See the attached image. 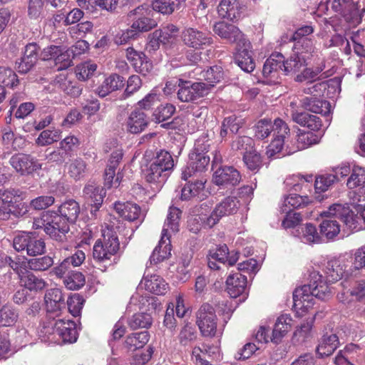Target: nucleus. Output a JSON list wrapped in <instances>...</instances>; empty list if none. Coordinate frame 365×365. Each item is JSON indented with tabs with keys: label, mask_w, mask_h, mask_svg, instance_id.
<instances>
[{
	"label": "nucleus",
	"mask_w": 365,
	"mask_h": 365,
	"mask_svg": "<svg viewBox=\"0 0 365 365\" xmlns=\"http://www.w3.org/2000/svg\"><path fill=\"white\" fill-rule=\"evenodd\" d=\"M242 160L247 168L253 172H257L262 165V156L255 149L244 154Z\"/></svg>",
	"instance_id": "nucleus-49"
},
{
	"label": "nucleus",
	"mask_w": 365,
	"mask_h": 365,
	"mask_svg": "<svg viewBox=\"0 0 365 365\" xmlns=\"http://www.w3.org/2000/svg\"><path fill=\"white\" fill-rule=\"evenodd\" d=\"M302 106L307 110L314 113L327 115L330 113L329 102L317 97H305L301 101Z\"/></svg>",
	"instance_id": "nucleus-28"
},
{
	"label": "nucleus",
	"mask_w": 365,
	"mask_h": 365,
	"mask_svg": "<svg viewBox=\"0 0 365 365\" xmlns=\"http://www.w3.org/2000/svg\"><path fill=\"white\" fill-rule=\"evenodd\" d=\"M149 340V334L147 331L133 333L127 336L125 340L126 346L130 350L140 349L148 343Z\"/></svg>",
	"instance_id": "nucleus-43"
},
{
	"label": "nucleus",
	"mask_w": 365,
	"mask_h": 365,
	"mask_svg": "<svg viewBox=\"0 0 365 365\" xmlns=\"http://www.w3.org/2000/svg\"><path fill=\"white\" fill-rule=\"evenodd\" d=\"M208 93V86L203 82H196L190 84L189 82L182 83L178 91V97L182 102L194 101Z\"/></svg>",
	"instance_id": "nucleus-14"
},
{
	"label": "nucleus",
	"mask_w": 365,
	"mask_h": 365,
	"mask_svg": "<svg viewBox=\"0 0 365 365\" xmlns=\"http://www.w3.org/2000/svg\"><path fill=\"white\" fill-rule=\"evenodd\" d=\"M55 202V198L51 195H42L36 197L31 201V206L34 210H41L51 206Z\"/></svg>",
	"instance_id": "nucleus-64"
},
{
	"label": "nucleus",
	"mask_w": 365,
	"mask_h": 365,
	"mask_svg": "<svg viewBox=\"0 0 365 365\" xmlns=\"http://www.w3.org/2000/svg\"><path fill=\"white\" fill-rule=\"evenodd\" d=\"M282 212L286 213L282 222V226L285 228H293L300 224L302 221L301 213L292 212L289 208L281 207Z\"/></svg>",
	"instance_id": "nucleus-52"
},
{
	"label": "nucleus",
	"mask_w": 365,
	"mask_h": 365,
	"mask_svg": "<svg viewBox=\"0 0 365 365\" xmlns=\"http://www.w3.org/2000/svg\"><path fill=\"white\" fill-rule=\"evenodd\" d=\"M61 130L53 128L43 130L36 140V144L38 146H46L58 142L61 138Z\"/></svg>",
	"instance_id": "nucleus-42"
},
{
	"label": "nucleus",
	"mask_w": 365,
	"mask_h": 365,
	"mask_svg": "<svg viewBox=\"0 0 365 365\" xmlns=\"http://www.w3.org/2000/svg\"><path fill=\"white\" fill-rule=\"evenodd\" d=\"M213 31L220 38L227 40L229 43H240L245 41L243 34L234 24L225 21H219L214 24Z\"/></svg>",
	"instance_id": "nucleus-17"
},
{
	"label": "nucleus",
	"mask_w": 365,
	"mask_h": 365,
	"mask_svg": "<svg viewBox=\"0 0 365 365\" xmlns=\"http://www.w3.org/2000/svg\"><path fill=\"white\" fill-rule=\"evenodd\" d=\"M292 319L289 315L279 316L274 324L272 330V335L270 338L272 342L278 344L281 342L282 338L291 329V322Z\"/></svg>",
	"instance_id": "nucleus-30"
},
{
	"label": "nucleus",
	"mask_w": 365,
	"mask_h": 365,
	"mask_svg": "<svg viewBox=\"0 0 365 365\" xmlns=\"http://www.w3.org/2000/svg\"><path fill=\"white\" fill-rule=\"evenodd\" d=\"M346 185L350 190L365 187V168L354 165L352 173L348 178Z\"/></svg>",
	"instance_id": "nucleus-40"
},
{
	"label": "nucleus",
	"mask_w": 365,
	"mask_h": 365,
	"mask_svg": "<svg viewBox=\"0 0 365 365\" xmlns=\"http://www.w3.org/2000/svg\"><path fill=\"white\" fill-rule=\"evenodd\" d=\"M284 67V57L280 53H272L265 61L262 73L264 76L269 77L273 73L282 71Z\"/></svg>",
	"instance_id": "nucleus-33"
},
{
	"label": "nucleus",
	"mask_w": 365,
	"mask_h": 365,
	"mask_svg": "<svg viewBox=\"0 0 365 365\" xmlns=\"http://www.w3.org/2000/svg\"><path fill=\"white\" fill-rule=\"evenodd\" d=\"M126 57L135 71L144 76L153 68L152 63L147 60L145 56L143 53H138L133 48L126 49Z\"/></svg>",
	"instance_id": "nucleus-24"
},
{
	"label": "nucleus",
	"mask_w": 365,
	"mask_h": 365,
	"mask_svg": "<svg viewBox=\"0 0 365 365\" xmlns=\"http://www.w3.org/2000/svg\"><path fill=\"white\" fill-rule=\"evenodd\" d=\"M84 300L79 294H73L67 300L68 309L74 317L80 314Z\"/></svg>",
	"instance_id": "nucleus-62"
},
{
	"label": "nucleus",
	"mask_w": 365,
	"mask_h": 365,
	"mask_svg": "<svg viewBox=\"0 0 365 365\" xmlns=\"http://www.w3.org/2000/svg\"><path fill=\"white\" fill-rule=\"evenodd\" d=\"M202 78L206 81L203 83L208 86V92L210 91L215 83H217L223 79V71L220 66H215L210 67L206 71H203L200 73Z\"/></svg>",
	"instance_id": "nucleus-41"
},
{
	"label": "nucleus",
	"mask_w": 365,
	"mask_h": 365,
	"mask_svg": "<svg viewBox=\"0 0 365 365\" xmlns=\"http://www.w3.org/2000/svg\"><path fill=\"white\" fill-rule=\"evenodd\" d=\"M19 80L16 74L11 68L0 67V83L11 88L17 86Z\"/></svg>",
	"instance_id": "nucleus-60"
},
{
	"label": "nucleus",
	"mask_w": 365,
	"mask_h": 365,
	"mask_svg": "<svg viewBox=\"0 0 365 365\" xmlns=\"http://www.w3.org/2000/svg\"><path fill=\"white\" fill-rule=\"evenodd\" d=\"M242 9L238 0H222L217 11L222 18L233 21L240 17Z\"/></svg>",
	"instance_id": "nucleus-31"
},
{
	"label": "nucleus",
	"mask_w": 365,
	"mask_h": 365,
	"mask_svg": "<svg viewBox=\"0 0 365 365\" xmlns=\"http://www.w3.org/2000/svg\"><path fill=\"white\" fill-rule=\"evenodd\" d=\"M294 42L293 49L294 54L302 56L303 53H312L314 48L311 38H300V40H292Z\"/></svg>",
	"instance_id": "nucleus-61"
},
{
	"label": "nucleus",
	"mask_w": 365,
	"mask_h": 365,
	"mask_svg": "<svg viewBox=\"0 0 365 365\" xmlns=\"http://www.w3.org/2000/svg\"><path fill=\"white\" fill-rule=\"evenodd\" d=\"M53 264V258L44 256L39 258L31 259L28 261V266L32 270L43 271L48 269Z\"/></svg>",
	"instance_id": "nucleus-57"
},
{
	"label": "nucleus",
	"mask_w": 365,
	"mask_h": 365,
	"mask_svg": "<svg viewBox=\"0 0 365 365\" xmlns=\"http://www.w3.org/2000/svg\"><path fill=\"white\" fill-rule=\"evenodd\" d=\"M154 11H160V1L158 0L153 1L152 9L140 6L130 11L129 16L134 17L130 27L137 36L158 26V20L153 17Z\"/></svg>",
	"instance_id": "nucleus-5"
},
{
	"label": "nucleus",
	"mask_w": 365,
	"mask_h": 365,
	"mask_svg": "<svg viewBox=\"0 0 365 365\" xmlns=\"http://www.w3.org/2000/svg\"><path fill=\"white\" fill-rule=\"evenodd\" d=\"M81 54V51H74L73 48H66L62 47L60 49V53L57 56V58L54 62L57 66V70H65L67 69L72 65V59Z\"/></svg>",
	"instance_id": "nucleus-37"
},
{
	"label": "nucleus",
	"mask_w": 365,
	"mask_h": 365,
	"mask_svg": "<svg viewBox=\"0 0 365 365\" xmlns=\"http://www.w3.org/2000/svg\"><path fill=\"white\" fill-rule=\"evenodd\" d=\"M321 216L338 218L351 230H354L357 226L356 224L357 219L354 218V214L348 204H333L329 207L327 210L322 212Z\"/></svg>",
	"instance_id": "nucleus-10"
},
{
	"label": "nucleus",
	"mask_w": 365,
	"mask_h": 365,
	"mask_svg": "<svg viewBox=\"0 0 365 365\" xmlns=\"http://www.w3.org/2000/svg\"><path fill=\"white\" fill-rule=\"evenodd\" d=\"M184 43L195 49H203L212 43V38L207 34L193 28L185 29L182 33Z\"/></svg>",
	"instance_id": "nucleus-16"
},
{
	"label": "nucleus",
	"mask_w": 365,
	"mask_h": 365,
	"mask_svg": "<svg viewBox=\"0 0 365 365\" xmlns=\"http://www.w3.org/2000/svg\"><path fill=\"white\" fill-rule=\"evenodd\" d=\"M180 215L181 210L180 209L176 207H170L161 235V247L165 245L163 251L165 255H161V261L168 259L171 256V233L178 232Z\"/></svg>",
	"instance_id": "nucleus-6"
},
{
	"label": "nucleus",
	"mask_w": 365,
	"mask_h": 365,
	"mask_svg": "<svg viewBox=\"0 0 365 365\" xmlns=\"http://www.w3.org/2000/svg\"><path fill=\"white\" fill-rule=\"evenodd\" d=\"M46 308L49 317H58L66 308L65 298L61 289H48L44 296Z\"/></svg>",
	"instance_id": "nucleus-12"
},
{
	"label": "nucleus",
	"mask_w": 365,
	"mask_h": 365,
	"mask_svg": "<svg viewBox=\"0 0 365 365\" xmlns=\"http://www.w3.org/2000/svg\"><path fill=\"white\" fill-rule=\"evenodd\" d=\"M177 26L168 24L161 29V45L168 56L174 54L177 51L178 32Z\"/></svg>",
	"instance_id": "nucleus-21"
},
{
	"label": "nucleus",
	"mask_w": 365,
	"mask_h": 365,
	"mask_svg": "<svg viewBox=\"0 0 365 365\" xmlns=\"http://www.w3.org/2000/svg\"><path fill=\"white\" fill-rule=\"evenodd\" d=\"M40 335L50 341L57 342L61 339L63 342L73 343L78 338L76 324L71 320L61 319H48L40 331Z\"/></svg>",
	"instance_id": "nucleus-4"
},
{
	"label": "nucleus",
	"mask_w": 365,
	"mask_h": 365,
	"mask_svg": "<svg viewBox=\"0 0 365 365\" xmlns=\"http://www.w3.org/2000/svg\"><path fill=\"white\" fill-rule=\"evenodd\" d=\"M254 140L248 136H239L231 143V150L235 152L246 154L254 149Z\"/></svg>",
	"instance_id": "nucleus-47"
},
{
	"label": "nucleus",
	"mask_w": 365,
	"mask_h": 365,
	"mask_svg": "<svg viewBox=\"0 0 365 365\" xmlns=\"http://www.w3.org/2000/svg\"><path fill=\"white\" fill-rule=\"evenodd\" d=\"M152 323V317L148 313H138L128 320V325L132 329L148 328Z\"/></svg>",
	"instance_id": "nucleus-51"
},
{
	"label": "nucleus",
	"mask_w": 365,
	"mask_h": 365,
	"mask_svg": "<svg viewBox=\"0 0 365 365\" xmlns=\"http://www.w3.org/2000/svg\"><path fill=\"white\" fill-rule=\"evenodd\" d=\"M292 118L297 124L307 127L312 130H319L322 126V122L319 117L309 114L307 112L292 111Z\"/></svg>",
	"instance_id": "nucleus-29"
},
{
	"label": "nucleus",
	"mask_w": 365,
	"mask_h": 365,
	"mask_svg": "<svg viewBox=\"0 0 365 365\" xmlns=\"http://www.w3.org/2000/svg\"><path fill=\"white\" fill-rule=\"evenodd\" d=\"M114 209L120 217L128 221H142L143 219L140 207L135 203L117 202L114 204Z\"/></svg>",
	"instance_id": "nucleus-27"
},
{
	"label": "nucleus",
	"mask_w": 365,
	"mask_h": 365,
	"mask_svg": "<svg viewBox=\"0 0 365 365\" xmlns=\"http://www.w3.org/2000/svg\"><path fill=\"white\" fill-rule=\"evenodd\" d=\"M275 125H272L271 120L262 119L255 126V137L258 139H264L269 135L271 132L274 133Z\"/></svg>",
	"instance_id": "nucleus-53"
},
{
	"label": "nucleus",
	"mask_w": 365,
	"mask_h": 365,
	"mask_svg": "<svg viewBox=\"0 0 365 365\" xmlns=\"http://www.w3.org/2000/svg\"><path fill=\"white\" fill-rule=\"evenodd\" d=\"M321 235L327 240H332L340 232V225L335 220H324L319 225Z\"/></svg>",
	"instance_id": "nucleus-46"
},
{
	"label": "nucleus",
	"mask_w": 365,
	"mask_h": 365,
	"mask_svg": "<svg viewBox=\"0 0 365 365\" xmlns=\"http://www.w3.org/2000/svg\"><path fill=\"white\" fill-rule=\"evenodd\" d=\"M331 8L335 13L346 19L352 18L358 13L353 0H333L331 2Z\"/></svg>",
	"instance_id": "nucleus-35"
},
{
	"label": "nucleus",
	"mask_w": 365,
	"mask_h": 365,
	"mask_svg": "<svg viewBox=\"0 0 365 365\" xmlns=\"http://www.w3.org/2000/svg\"><path fill=\"white\" fill-rule=\"evenodd\" d=\"M312 203V200L308 196H302L297 194H291L284 198L282 207L288 209L289 205L293 209L302 208Z\"/></svg>",
	"instance_id": "nucleus-48"
},
{
	"label": "nucleus",
	"mask_w": 365,
	"mask_h": 365,
	"mask_svg": "<svg viewBox=\"0 0 365 365\" xmlns=\"http://www.w3.org/2000/svg\"><path fill=\"white\" fill-rule=\"evenodd\" d=\"M197 334L195 327L189 322L185 324L181 329L178 339L182 346H187L197 339Z\"/></svg>",
	"instance_id": "nucleus-50"
},
{
	"label": "nucleus",
	"mask_w": 365,
	"mask_h": 365,
	"mask_svg": "<svg viewBox=\"0 0 365 365\" xmlns=\"http://www.w3.org/2000/svg\"><path fill=\"white\" fill-rule=\"evenodd\" d=\"M274 139L267 147L266 155L272 158L279 153L284 146L285 140L289 136V128L287 124L280 118L274 120Z\"/></svg>",
	"instance_id": "nucleus-9"
},
{
	"label": "nucleus",
	"mask_w": 365,
	"mask_h": 365,
	"mask_svg": "<svg viewBox=\"0 0 365 365\" xmlns=\"http://www.w3.org/2000/svg\"><path fill=\"white\" fill-rule=\"evenodd\" d=\"M212 202L211 201H205L200 204L199 205H196L192 210V212L202 217L204 220V222H205V226L207 227H213L216 224H210L212 222L209 223V220L211 216H212L213 209H212Z\"/></svg>",
	"instance_id": "nucleus-45"
},
{
	"label": "nucleus",
	"mask_w": 365,
	"mask_h": 365,
	"mask_svg": "<svg viewBox=\"0 0 365 365\" xmlns=\"http://www.w3.org/2000/svg\"><path fill=\"white\" fill-rule=\"evenodd\" d=\"M319 136L312 133L304 132L298 135L297 142L300 149H305L319 142Z\"/></svg>",
	"instance_id": "nucleus-63"
},
{
	"label": "nucleus",
	"mask_w": 365,
	"mask_h": 365,
	"mask_svg": "<svg viewBox=\"0 0 365 365\" xmlns=\"http://www.w3.org/2000/svg\"><path fill=\"white\" fill-rule=\"evenodd\" d=\"M58 212H51L53 219L51 222L46 227V231L49 236L56 241H63L66 234L69 231V223L76 222L80 213L78 203L73 200H68L64 202L58 207Z\"/></svg>",
	"instance_id": "nucleus-3"
},
{
	"label": "nucleus",
	"mask_w": 365,
	"mask_h": 365,
	"mask_svg": "<svg viewBox=\"0 0 365 365\" xmlns=\"http://www.w3.org/2000/svg\"><path fill=\"white\" fill-rule=\"evenodd\" d=\"M247 283L245 275L240 272L230 274L226 280L227 293L232 298H237L245 292Z\"/></svg>",
	"instance_id": "nucleus-26"
},
{
	"label": "nucleus",
	"mask_w": 365,
	"mask_h": 365,
	"mask_svg": "<svg viewBox=\"0 0 365 365\" xmlns=\"http://www.w3.org/2000/svg\"><path fill=\"white\" fill-rule=\"evenodd\" d=\"M120 243L116 232L108 226L102 229L101 237L97 240L93 248V257L101 271L105 272L115 264V255Z\"/></svg>",
	"instance_id": "nucleus-2"
},
{
	"label": "nucleus",
	"mask_w": 365,
	"mask_h": 365,
	"mask_svg": "<svg viewBox=\"0 0 365 365\" xmlns=\"http://www.w3.org/2000/svg\"><path fill=\"white\" fill-rule=\"evenodd\" d=\"M1 194L0 219L6 220L12 212V208L15 207L18 199H22V192L19 190L1 189Z\"/></svg>",
	"instance_id": "nucleus-20"
},
{
	"label": "nucleus",
	"mask_w": 365,
	"mask_h": 365,
	"mask_svg": "<svg viewBox=\"0 0 365 365\" xmlns=\"http://www.w3.org/2000/svg\"><path fill=\"white\" fill-rule=\"evenodd\" d=\"M217 316L214 307L203 303L196 312V324L205 337H213L217 331Z\"/></svg>",
	"instance_id": "nucleus-7"
},
{
	"label": "nucleus",
	"mask_w": 365,
	"mask_h": 365,
	"mask_svg": "<svg viewBox=\"0 0 365 365\" xmlns=\"http://www.w3.org/2000/svg\"><path fill=\"white\" fill-rule=\"evenodd\" d=\"M12 168L21 175H27L41 169L38 162L29 155L19 153L13 155L10 160Z\"/></svg>",
	"instance_id": "nucleus-15"
},
{
	"label": "nucleus",
	"mask_w": 365,
	"mask_h": 365,
	"mask_svg": "<svg viewBox=\"0 0 365 365\" xmlns=\"http://www.w3.org/2000/svg\"><path fill=\"white\" fill-rule=\"evenodd\" d=\"M148 125V118L145 113L139 108H136L128 115L125 126L127 131L132 134H138L143 132Z\"/></svg>",
	"instance_id": "nucleus-23"
},
{
	"label": "nucleus",
	"mask_w": 365,
	"mask_h": 365,
	"mask_svg": "<svg viewBox=\"0 0 365 365\" xmlns=\"http://www.w3.org/2000/svg\"><path fill=\"white\" fill-rule=\"evenodd\" d=\"M210 148L208 141L201 142L197 140L195 145L194 151L190 154V163L192 168L197 173L207 170L210 162V155H207Z\"/></svg>",
	"instance_id": "nucleus-11"
},
{
	"label": "nucleus",
	"mask_w": 365,
	"mask_h": 365,
	"mask_svg": "<svg viewBox=\"0 0 365 365\" xmlns=\"http://www.w3.org/2000/svg\"><path fill=\"white\" fill-rule=\"evenodd\" d=\"M336 182V175L326 174L318 176L314 182L316 191L325 192Z\"/></svg>",
	"instance_id": "nucleus-56"
},
{
	"label": "nucleus",
	"mask_w": 365,
	"mask_h": 365,
	"mask_svg": "<svg viewBox=\"0 0 365 365\" xmlns=\"http://www.w3.org/2000/svg\"><path fill=\"white\" fill-rule=\"evenodd\" d=\"M339 345V337L336 334L326 332L319 340L316 348L317 354L320 358L331 355Z\"/></svg>",
	"instance_id": "nucleus-25"
},
{
	"label": "nucleus",
	"mask_w": 365,
	"mask_h": 365,
	"mask_svg": "<svg viewBox=\"0 0 365 365\" xmlns=\"http://www.w3.org/2000/svg\"><path fill=\"white\" fill-rule=\"evenodd\" d=\"M21 283L29 291L34 292L41 291L48 285L43 279L36 276L31 272H27L21 276Z\"/></svg>",
	"instance_id": "nucleus-39"
},
{
	"label": "nucleus",
	"mask_w": 365,
	"mask_h": 365,
	"mask_svg": "<svg viewBox=\"0 0 365 365\" xmlns=\"http://www.w3.org/2000/svg\"><path fill=\"white\" fill-rule=\"evenodd\" d=\"M314 321V317L309 318L305 322L294 332L293 342L297 344H302L312 337V329Z\"/></svg>",
	"instance_id": "nucleus-38"
},
{
	"label": "nucleus",
	"mask_w": 365,
	"mask_h": 365,
	"mask_svg": "<svg viewBox=\"0 0 365 365\" xmlns=\"http://www.w3.org/2000/svg\"><path fill=\"white\" fill-rule=\"evenodd\" d=\"M240 172L232 166L220 167L214 173L213 183L225 187H234L241 181Z\"/></svg>",
	"instance_id": "nucleus-13"
},
{
	"label": "nucleus",
	"mask_w": 365,
	"mask_h": 365,
	"mask_svg": "<svg viewBox=\"0 0 365 365\" xmlns=\"http://www.w3.org/2000/svg\"><path fill=\"white\" fill-rule=\"evenodd\" d=\"M155 271H151V274H148L146 272H145V276L143 282L145 289L148 292L155 294V296L147 297V302H148L149 307L148 309V311H156L159 305L158 296L160 292V281L159 276L155 274Z\"/></svg>",
	"instance_id": "nucleus-22"
},
{
	"label": "nucleus",
	"mask_w": 365,
	"mask_h": 365,
	"mask_svg": "<svg viewBox=\"0 0 365 365\" xmlns=\"http://www.w3.org/2000/svg\"><path fill=\"white\" fill-rule=\"evenodd\" d=\"M63 284L68 289H78L84 285L85 277L79 272H72L63 279Z\"/></svg>",
	"instance_id": "nucleus-54"
},
{
	"label": "nucleus",
	"mask_w": 365,
	"mask_h": 365,
	"mask_svg": "<svg viewBox=\"0 0 365 365\" xmlns=\"http://www.w3.org/2000/svg\"><path fill=\"white\" fill-rule=\"evenodd\" d=\"M243 48H237V52L235 56V61L240 68L247 73L252 72L255 63L252 57L251 51L246 46V42H242Z\"/></svg>",
	"instance_id": "nucleus-32"
},
{
	"label": "nucleus",
	"mask_w": 365,
	"mask_h": 365,
	"mask_svg": "<svg viewBox=\"0 0 365 365\" xmlns=\"http://www.w3.org/2000/svg\"><path fill=\"white\" fill-rule=\"evenodd\" d=\"M205 187V181L196 180L193 183L186 184L181 190V197L182 200H189L195 197L200 190Z\"/></svg>",
	"instance_id": "nucleus-55"
},
{
	"label": "nucleus",
	"mask_w": 365,
	"mask_h": 365,
	"mask_svg": "<svg viewBox=\"0 0 365 365\" xmlns=\"http://www.w3.org/2000/svg\"><path fill=\"white\" fill-rule=\"evenodd\" d=\"M18 318V314L11 306H4L0 309V322L4 326H11Z\"/></svg>",
	"instance_id": "nucleus-59"
},
{
	"label": "nucleus",
	"mask_w": 365,
	"mask_h": 365,
	"mask_svg": "<svg viewBox=\"0 0 365 365\" xmlns=\"http://www.w3.org/2000/svg\"><path fill=\"white\" fill-rule=\"evenodd\" d=\"M345 272L344 265L338 259H331L326 265V281L318 272L310 274V282L297 288L293 292L294 307L307 312L314 304L315 298L326 299L331 295L327 282L333 283L339 280Z\"/></svg>",
	"instance_id": "nucleus-1"
},
{
	"label": "nucleus",
	"mask_w": 365,
	"mask_h": 365,
	"mask_svg": "<svg viewBox=\"0 0 365 365\" xmlns=\"http://www.w3.org/2000/svg\"><path fill=\"white\" fill-rule=\"evenodd\" d=\"M93 24L91 21H86L76 26H71L68 29V32L71 36L78 38H82L85 36L86 34L91 33L93 31Z\"/></svg>",
	"instance_id": "nucleus-58"
},
{
	"label": "nucleus",
	"mask_w": 365,
	"mask_h": 365,
	"mask_svg": "<svg viewBox=\"0 0 365 365\" xmlns=\"http://www.w3.org/2000/svg\"><path fill=\"white\" fill-rule=\"evenodd\" d=\"M55 86L65 92L66 94L73 97L81 95L82 88L73 82L67 75L61 73L55 79Z\"/></svg>",
	"instance_id": "nucleus-34"
},
{
	"label": "nucleus",
	"mask_w": 365,
	"mask_h": 365,
	"mask_svg": "<svg viewBox=\"0 0 365 365\" xmlns=\"http://www.w3.org/2000/svg\"><path fill=\"white\" fill-rule=\"evenodd\" d=\"M83 194L85 197L91 202V215L96 216L106 196L105 189L95 182H90L84 187Z\"/></svg>",
	"instance_id": "nucleus-19"
},
{
	"label": "nucleus",
	"mask_w": 365,
	"mask_h": 365,
	"mask_svg": "<svg viewBox=\"0 0 365 365\" xmlns=\"http://www.w3.org/2000/svg\"><path fill=\"white\" fill-rule=\"evenodd\" d=\"M240 207V202L235 197H227L218 203L213 209L212 216L210 217L209 223L217 224L225 216L235 214Z\"/></svg>",
	"instance_id": "nucleus-18"
},
{
	"label": "nucleus",
	"mask_w": 365,
	"mask_h": 365,
	"mask_svg": "<svg viewBox=\"0 0 365 365\" xmlns=\"http://www.w3.org/2000/svg\"><path fill=\"white\" fill-rule=\"evenodd\" d=\"M13 247L17 252L26 251L30 256H36L45 252L44 241L31 233H23L14 238Z\"/></svg>",
	"instance_id": "nucleus-8"
},
{
	"label": "nucleus",
	"mask_w": 365,
	"mask_h": 365,
	"mask_svg": "<svg viewBox=\"0 0 365 365\" xmlns=\"http://www.w3.org/2000/svg\"><path fill=\"white\" fill-rule=\"evenodd\" d=\"M305 66V58L303 56L294 53L288 59L284 60V67L282 68V72L285 75L300 73Z\"/></svg>",
	"instance_id": "nucleus-36"
},
{
	"label": "nucleus",
	"mask_w": 365,
	"mask_h": 365,
	"mask_svg": "<svg viewBox=\"0 0 365 365\" xmlns=\"http://www.w3.org/2000/svg\"><path fill=\"white\" fill-rule=\"evenodd\" d=\"M87 171L86 163L81 158H76L68 165L69 176L76 180L83 178Z\"/></svg>",
	"instance_id": "nucleus-44"
}]
</instances>
